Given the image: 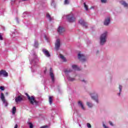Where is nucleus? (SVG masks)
I'll return each instance as SVG.
<instances>
[{
	"instance_id": "nucleus-10",
	"label": "nucleus",
	"mask_w": 128,
	"mask_h": 128,
	"mask_svg": "<svg viewBox=\"0 0 128 128\" xmlns=\"http://www.w3.org/2000/svg\"><path fill=\"white\" fill-rule=\"evenodd\" d=\"M78 107L80 108L82 110H86V107L84 106V104L82 101H78Z\"/></svg>"
},
{
	"instance_id": "nucleus-28",
	"label": "nucleus",
	"mask_w": 128,
	"mask_h": 128,
	"mask_svg": "<svg viewBox=\"0 0 128 128\" xmlns=\"http://www.w3.org/2000/svg\"><path fill=\"white\" fill-rule=\"evenodd\" d=\"M80 81L83 82V84H88V80L86 79L81 80Z\"/></svg>"
},
{
	"instance_id": "nucleus-12",
	"label": "nucleus",
	"mask_w": 128,
	"mask_h": 128,
	"mask_svg": "<svg viewBox=\"0 0 128 128\" xmlns=\"http://www.w3.org/2000/svg\"><path fill=\"white\" fill-rule=\"evenodd\" d=\"M120 4L124 6L125 8H128V4L124 0H121L119 2Z\"/></svg>"
},
{
	"instance_id": "nucleus-13",
	"label": "nucleus",
	"mask_w": 128,
	"mask_h": 128,
	"mask_svg": "<svg viewBox=\"0 0 128 128\" xmlns=\"http://www.w3.org/2000/svg\"><path fill=\"white\" fill-rule=\"evenodd\" d=\"M24 100V96H18L16 97L15 98L16 102H20Z\"/></svg>"
},
{
	"instance_id": "nucleus-23",
	"label": "nucleus",
	"mask_w": 128,
	"mask_h": 128,
	"mask_svg": "<svg viewBox=\"0 0 128 128\" xmlns=\"http://www.w3.org/2000/svg\"><path fill=\"white\" fill-rule=\"evenodd\" d=\"M0 98L2 102H4V100H6V99L4 98V95L3 93H1Z\"/></svg>"
},
{
	"instance_id": "nucleus-31",
	"label": "nucleus",
	"mask_w": 128,
	"mask_h": 128,
	"mask_svg": "<svg viewBox=\"0 0 128 128\" xmlns=\"http://www.w3.org/2000/svg\"><path fill=\"white\" fill-rule=\"evenodd\" d=\"M3 104H4L5 106H8V102H6V100H4V101H2Z\"/></svg>"
},
{
	"instance_id": "nucleus-25",
	"label": "nucleus",
	"mask_w": 128,
	"mask_h": 128,
	"mask_svg": "<svg viewBox=\"0 0 128 128\" xmlns=\"http://www.w3.org/2000/svg\"><path fill=\"white\" fill-rule=\"evenodd\" d=\"M46 16L47 18H48V20H52V17H50V14L48 13H47L46 14Z\"/></svg>"
},
{
	"instance_id": "nucleus-40",
	"label": "nucleus",
	"mask_w": 128,
	"mask_h": 128,
	"mask_svg": "<svg viewBox=\"0 0 128 128\" xmlns=\"http://www.w3.org/2000/svg\"><path fill=\"white\" fill-rule=\"evenodd\" d=\"M0 40H2V35L0 34Z\"/></svg>"
},
{
	"instance_id": "nucleus-36",
	"label": "nucleus",
	"mask_w": 128,
	"mask_h": 128,
	"mask_svg": "<svg viewBox=\"0 0 128 128\" xmlns=\"http://www.w3.org/2000/svg\"><path fill=\"white\" fill-rule=\"evenodd\" d=\"M109 124H110V126H114V124H112V122L110 121Z\"/></svg>"
},
{
	"instance_id": "nucleus-39",
	"label": "nucleus",
	"mask_w": 128,
	"mask_h": 128,
	"mask_svg": "<svg viewBox=\"0 0 128 128\" xmlns=\"http://www.w3.org/2000/svg\"><path fill=\"white\" fill-rule=\"evenodd\" d=\"M14 32H12V36L13 37V38H14V36H14Z\"/></svg>"
},
{
	"instance_id": "nucleus-22",
	"label": "nucleus",
	"mask_w": 128,
	"mask_h": 128,
	"mask_svg": "<svg viewBox=\"0 0 128 128\" xmlns=\"http://www.w3.org/2000/svg\"><path fill=\"white\" fill-rule=\"evenodd\" d=\"M16 112V108L14 106L12 109V114H15Z\"/></svg>"
},
{
	"instance_id": "nucleus-5",
	"label": "nucleus",
	"mask_w": 128,
	"mask_h": 128,
	"mask_svg": "<svg viewBox=\"0 0 128 128\" xmlns=\"http://www.w3.org/2000/svg\"><path fill=\"white\" fill-rule=\"evenodd\" d=\"M25 94L26 96H27L30 104H38V102L36 101V98H34V96H32L30 97V95H28V93H26Z\"/></svg>"
},
{
	"instance_id": "nucleus-20",
	"label": "nucleus",
	"mask_w": 128,
	"mask_h": 128,
	"mask_svg": "<svg viewBox=\"0 0 128 128\" xmlns=\"http://www.w3.org/2000/svg\"><path fill=\"white\" fill-rule=\"evenodd\" d=\"M86 104L89 108H92V106H94V104L92 102H86Z\"/></svg>"
},
{
	"instance_id": "nucleus-4",
	"label": "nucleus",
	"mask_w": 128,
	"mask_h": 128,
	"mask_svg": "<svg viewBox=\"0 0 128 128\" xmlns=\"http://www.w3.org/2000/svg\"><path fill=\"white\" fill-rule=\"evenodd\" d=\"M72 72V69H66L64 70V73L68 82H74V80H76V78L72 77V76H70V73Z\"/></svg>"
},
{
	"instance_id": "nucleus-33",
	"label": "nucleus",
	"mask_w": 128,
	"mask_h": 128,
	"mask_svg": "<svg viewBox=\"0 0 128 128\" xmlns=\"http://www.w3.org/2000/svg\"><path fill=\"white\" fill-rule=\"evenodd\" d=\"M87 127L88 128H92V125H90V123H87Z\"/></svg>"
},
{
	"instance_id": "nucleus-9",
	"label": "nucleus",
	"mask_w": 128,
	"mask_h": 128,
	"mask_svg": "<svg viewBox=\"0 0 128 128\" xmlns=\"http://www.w3.org/2000/svg\"><path fill=\"white\" fill-rule=\"evenodd\" d=\"M110 18H111L110 16H108L105 18L104 22V26H108L110 24Z\"/></svg>"
},
{
	"instance_id": "nucleus-46",
	"label": "nucleus",
	"mask_w": 128,
	"mask_h": 128,
	"mask_svg": "<svg viewBox=\"0 0 128 128\" xmlns=\"http://www.w3.org/2000/svg\"><path fill=\"white\" fill-rule=\"evenodd\" d=\"M6 96H8V92H6Z\"/></svg>"
},
{
	"instance_id": "nucleus-6",
	"label": "nucleus",
	"mask_w": 128,
	"mask_h": 128,
	"mask_svg": "<svg viewBox=\"0 0 128 128\" xmlns=\"http://www.w3.org/2000/svg\"><path fill=\"white\" fill-rule=\"evenodd\" d=\"M78 58L82 62H86L88 60V58L84 54L80 52L78 54Z\"/></svg>"
},
{
	"instance_id": "nucleus-26",
	"label": "nucleus",
	"mask_w": 128,
	"mask_h": 128,
	"mask_svg": "<svg viewBox=\"0 0 128 128\" xmlns=\"http://www.w3.org/2000/svg\"><path fill=\"white\" fill-rule=\"evenodd\" d=\"M28 124L30 128H34V124L30 122H28Z\"/></svg>"
},
{
	"instance_id": "nucleus-14",
	"label": "nucleus",
	"mask_w": 128,
	"mask_h": 128,
	"mask_svg": "<svg viewBox=\"0 0 128 128\" xmlns=\"http://www.w3.org/2000/svg\"><path fill=\"white\" fill-rule=\"evenodd\" d=\"M0 76H3L4 78H8V74L5 70H1L0 71Z\"/></svg>"
},
{
	"instance_id": "nucleus-42",
	"label": "nucleus",
	"mask_w": 128,
	"mask_h": 128,
	"mask_svg": "<svg viewBox=\"0 0 128 128\" xmlns=\"http://www.w3.org/2000/svg\"><path fill=\"white\" fill-rule=\"evenodd\" d=\"M14 128H18V124H16Z\"/></svg>"
},
{
	"instance_id": "nucleus-43",
	"label": "nucleus",
	"mask_w": 128,
	"mask_h": 128,
	"mask_svg": "<svg viewBox=\"0 0 128 128\" xmlns=\"http://www.w3.org/2000/svg\"><path fill=\"white\" fill-rule=\"evenodd\" d=\"M46 40L48 42H50V40H48V38H46Z\"/></svg>"
},
{
	"instance_id": "nucleus-18",
	"label": "nucleus",
	"mask_w": 128,
	"mask_h": 128,
	"mask_svg": "<svg viewBox=\"0 0 128 128\" xmlns=\"http://www.w3.org/2000/svg\"><path fill=\"white\" fill-rule=\"evenodd\" d=\"M118 88L119 90V92L117 93V95L118 96H120V94H122V86L120 84L118 86Z\"/></svg>"
},
{
	"instance_id": "nucleus-38",
	"label": "nucleus",
	"mask_w": 128,
	"mask_h": 128,
	"mask_svg": "<svg viewBox=\"0 0 128 128\" xmlns=\"http://www.w3.org/2000/svg\"><path fill=\"white\" fill-rule=\"evenodd\" d=\"M40 128H48V126H42Z\"/></svg>"
},
{
	"instance_id": "nucleus-11",
	"label": "nucleus",
	"mask_w": 128,
	"mask_h": 128,
	"mask_svg": "<svg viewBox=\"0 0 128 128\" xmlns=\"http://www.w3.org/2000/svg\"><path fill=\"white\" fill-rule=\"evenodd\" d=\"M57 31L60 34H62L66 32V29L64 27L60 26L58 27Z\"/></svg>"
},
{
	"instance_id": "nucleus-29",
	"label": "nucleus",
	"mask_w": 128,
	"mask_h": 128,
	"mask_svg": "<svg viewBox=\"0 0 128 128\" xmlns=\"http://www.w3.org/2000/svg\"><path fill=\"white\" fill-rule=\"evenodd\" d=\"M102 127L104 128H110V127H108V126L106 125V124H104V122H102Z\"/></svg>"
},
{
	"instance_id": "nucleus-27",
	"label": "nucleus",
	"mask_w": 128,
	"mask_h": 128,
	"mask_svg": "<svg viewBox=\"0 0 128 128\" xmlns=\"http://www.w3.org/2000/svg\"><path fill=\"white\" fill-rule=\"evenodd\" d=\"M49 104H52V96H49Z\"/></svg>"
},
{
	"instance_id": "nucleus-24",
	"label": "nucleus",
	"mask_w": 128,
	"mask_h": 128,
	"mask_svg": "<svg viewBox=\"0 0 128 128\" xmlns=\"http://www.w3.org/2000/svg\"><path fill=\"white\" fill-rule=\"evenodd\" d=\"M34 47L36 48H38V41L36 40L34 41Z\"/></svg>"
},
{
	"instance_id": "nucleus-19",
	"label": "nucleus",
	"mask_w": 128,
	"mask_h": 128,
	"mask_svg": "<svg viewBox=\"0 0 128 128\" xmlns=\"http://www.w3.org/2000/svg\"><path fill=\"white\" fill-rule=\"evenodd\" d=\"M72 68L74 70H80V68H78V66L76 64L72 65Z\"/></svg>"
},
{
	"instance_id": "nucleus-45",
	"label": "nucleus",
	"mask_w": 128,
	"mask_h": 128,
	"mask_svg": "<svg viewBox=\"0 0 128 128\" xmlns=\"http://www.w3.org/2000/svg\"><path fill=\"white\" fill-rule=\"evenodd\" d=\"M46 70H45L44 71V74H46Z\"/></svg>"
},
{
	"instance_id": "nucleus-48",
	"label": "nucleus",
	"mask_w": 128,
	"mask_h": 128,
	"mask_svg": "<svg viewBox=\"0 0 128 128\" xmlns=\"http://www.w3.org/2000/svg\"><path fill=\"white\" fill-rule=\"evenodd\" d=\"M22 0L26 1V0Z\"/></svg>"
},
{
	"instance_id": "nucleus-32",
	"label": "nucleus",
	"mask_w": 128,
	"mask_h": 128,
	"mask_svg": "<svg viewBox=\"0 0 128 128\" xmlns=\"http://www.w3.org/2000/svg\"><path fill=\"white\" fill-rule=\"evenodd\" d=\"M64 4H69L68 0H65L64 2Z\"/></svg>"
},
{
	"instance_id": "nucleus-7",
	"label": "nucleus",
	"mask_w": 128,
	"mask_h": 128,
	"mask_svg": "<svg viewBox=\"0 0 128 128\" xmlns=\"http://www.w3.org/2000/svg\"><path fill=\"white\" fill-rule=\"evenodd\" d=\"M64 18H66V20H68L70 22H74V20H76V18L72 14L65 16H64Z\"/></svg>"
},
{
	"instance_id": "nucleus-1",
	"label": "nucleus",
	"mask_w": 128,
	"mask_h": 128,
	"mask_svg": "<svg viewBox=\"0 0 128 128\" xmlns=\"http://www.w3.org/2000/svg\"><path fill=\"white\" fill-rule=\"evenodd\" d=\"M108 32L106 30L101 34L99 37V44L100 46H104L106 44L108 38Z\"/></svg>"
},
{
	"instance_id": "nucleus-49",
	"label": "nucleus",
	"mask_w": 128,
	"mask_h": 128,
	"mask_svg": "<svg viewBox=\"0 0 128 128\" xmlns=\"http://www.w3.org/2000/svg\"><path fill=\"white\" fill-rule=\"evenodd\" d=\"M52 2H52V4H52Z\"/></svg>"
},
{
	"instance_id": "nucleus-34",
	"label": "nucleus",
	"mask_w": 128,
	"mask_h": 128,
	"mask_svg": "<svg viewBox=\"0 0 128 128\" xmlns=\"http://www.w3.org/2000/svg\"><path fill=\"white\" fill-rule=\"evenodd\" d=\"M101 2H102V4H106V0H101Z\"/></svg>"
},
{
	"instance_id": "nucleus-17",
	"label": "nucleus",
	"mask_w": 128,
	"mask_h": 128,
	"mask_svg": "<svg viewBox=\"0 0 128 128\" xmlns=\"http://www.w3.org/2000/svg\"><path fill=\"white\" fill-rule=\"evenodd\" d=\"M50 76L52 82H54V74L52 68H50Z\"/></svg>"
},
{
	"instance_id": "nucleus-41",
	"label": "nucleus",
	"mask_w": 128,
	"mask_h": 128,
	"mask_svg": "<svg viewBox=\"0 0 128 128\" xmlns=\"http://www.w3.org/2000/svg\"><path fill=\"white\" fill-rule=\"evenodd\" d=\"M16 22H18V18H16Z\"/></svg>"
},
{
	"instance_id": "nucleus-3",
	"label": "nucleus",
	"mask_w": 128,
	"mask_h": 128,
	"mask_svg": "<svg viewBox=\"0 0 128 128\" xmlns=\"http://www.w3.org/2000/svg\"><path fill=\"white\" fill-rule=\"evenodd\" d=\"M90 96L96 104H100V100H98V93L96 91H94L93 92L90 93Z\"/></svg>"
},
{
	"instance_id": "nucleus-21",
	"label": "nucleus",
	"mask_w": 128,
	"mask_h": 128,
	"mask_svg": "<svg viewBox=\"0 0 128 128\" xmlns=\"http://www.w3.org/2000/svg\"><path fill=\"white\" fill-rule=\"evenodd\" d=\"M60 58H61V60H63V62H66V58H64V56H62V54H60Z\"/></svg>"
},
{
	"instance_id": "nucleus-15",
	"label": "nucleus",
	"mask_w": 128,
	"mask_h": 128,
	"mask_svg": "<svg viewBox=\"0 0 128 128\" xmlns=\"http://www.w3.org/2000/svg\"><path fill=\"white\" fill-rule=\"evenodd\" d=\"M42 52L43 54H44V56H46L47 58H50V52H48V50L46 48H43L42 50Z\"/></svg>"
},
{
	"instance_id": "nucleus-16",
	"label": "nucleus",
	"mask_w": 128,
	"mask_h": 128,
	"mask_svg": "<svg viewBox=\"0 0 128 128\" xmlns=\"http://www.w3.org/2000/svg\"><path fill=\"white\" fill-rule=\"evenodd\" d=\"M79 24H80L81 26H82L84 28H88V24H86V22L84 20L80 19L79 20Z\"/></svg>"
},
{
	"instance_id": "nucleus-44",
	"label": "nucleus",
	"mask_w": 128,
	"mask_h": 128,
	"mask_svg": "<svg viewBox=\"0 0 128 128\" xmlns=\"http://www.w3.org/2000/svg\"><path fill=\"white\" fill-rule=\"evenodd\" d=\"M26 14V12H24L23 14Z\"/></svg>"
},
{
	"instance_id": "nucleus-35",
	"label": "nucleus",
	"mask_w": 128,
	"mask_h": 128,
	"mask_svg": "<svg viewBox=\"0 0 128 128\" xmlns=\"http://www.w3.org/2000/svg\"><path fill=\"white\" fill-rule=\"evenodd\" d=\"M0 90H4V86H0Z\"/></svg>"
},
{
	"instance_id": "nucleus-47",
	"label": "nucleus",
	"mask_w": 128,
	"mask_h": 128,
	"mask_svg": "<svg viewBox=\"0 0 128 128\" xmlns=\"http://www.w3.org/2000/svg\"><path fill=\"white\" fill-rule=\"evenodd\" d=\"M79 126H80V128H81L82 126L80 125V124H79Z\"/></svg>"
},
{
	"instance_id": "nucleus-37",
	"label": "nucleus",
	"mask_w": 128,
	"mask_h": 128,
	"mask_svg": "<svg viewBox=\"0 0 128 128\" xmlns=\"http://www.w3.org/2000/svg\"><path fill=\"white\" fill-rule=\"evenodd\" d=\"M15 0H11V4H14Z\"/></svg>"
},
{
	"instance_id": "nucleus-8",
	"label": "nucleus",
	"mask_w": 128,
	"mask_h": 128,
	"mask_svg": "<svg viewBox=\"0 0 128 128\" xmlns=\"http://www.w3.org/2000/svg\"><path fill=\"white\" fill-rule=\"evenodd\" d=\"M54 46L56 50H58L60 48V46H62V44H60V39L58 38L56 40Z\"/></svg>"
},
{
	"instance_id": "nucleus-2",
	"label": "nucleus",
	"mask_w": 128,
	"mask_h": 128,
	"mask_svg": "<svg viewBox=\"0 0 128 128\" xmlns=\"http://www.w3.org/2000/svg\"><path fill=\"white\" fill-rule=\"evenodd\" d=\"M32 56L33 58L30 60V64L32 66V72H34L35 66H36V64H38V56H36V52H34L32 54Z\"/></svg>"
},
{
	"instance_id": "nucleus-30",
	"label": "nucleus",
	"mask_w": 128,
	"mask_h": 128,
	"mask_svg": "<svg viewBox=\"0 0 128 128\" xmlns=\"http://www.w3.org/2000/svg\"><path fill=\"white\" fill-rule=\"evenodd\" d=\"M84 7L85 10H88V5H86V2H84Z\"/></svg>"
}]
</instances>
